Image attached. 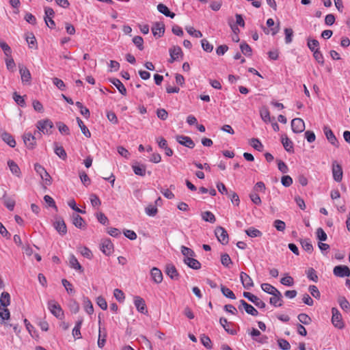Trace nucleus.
<instances>
[{"label":"nucleus","instance_id":"obj_1","mask_svg":"<svg viewBox=\"0 0 350 350\" xmlns=\"http://www.w3.org/2000/svg\"><path fill=\"white\" fill-rule=\"evenodd\" d=\"M36 127L38 131H35V135L41 136L40 132L49 135L51 133L49 130L53 127V124L49 119L42 120L37 122Z\"/></svg>","mask_w":350,"mask_h":350},{"label":"nucleus","instance_id":"obj_2","mask_svg":"<svg viewBox=\"0 0 350 350\" xmlns=\"http://www.w3.org/2000/svg\"><path fill=\"white\" fill-rule=\"evenodd\" d=\"M34 170L40 175L46 185L49 186L52 184V178L41 165L36 163L34 165Z\"/></svg>","mask_w":350,"mask_h":350},{"label":"nucleus","instance_id":"obj_3","mask_svg":"<svg viewBox=\"0 0 350 350\" xmlns=\"http://www.w3.org/2000/svg\"><path fill=\"white\" fill-rule=\"evenodd\" d=\"M133 171L134 172L135 174L142 177H144L146 174H148L149 176H150L152 174L151 171L146 170V164L138 161L135 162V163L133 165Z\"/></svg>","mask_w":350,"mask_h":350},{"label":"nucleus","instance_id":"obj_4","mask_svg":"<svg viewBox=\"0 0 350 350\" xmlns=\"http://www.w3.org/2000/svg\"><path fill=\"white\" fill-rule=\"evenodd\" d=\"M48 305L49 309L55 317L59 319L63 318L64 312L59 304L53 300H51L48 302Z\"/></svg>","mask_w":350,"mask_h":350},{"label":"nucleus","instance_id":"obj_5","mask_svg":"<svg viewBox=\"0 0 350 350\" xmlns=\"http://www.w3.org/2000/svg\"><path fill=\"white\" fill-rule=\"evenodd\" d=\"M332 171L334 180L340 183L342 179V169L341 165L338 163L336 161H334L332 164Z\"/></svg>","mask_w":350,"mask_h":350},{"label":"nucleus","instance_id":"obj_6","mask_svg":"<svg viewBox=\"0 0 350 350\" xmlns=\"http://www.w3.org/2000/svg\"><path fill=\"white\" fill-rule=\"evenodd\" d=\"M215 234L217 240L222 244L226 245L229 241L227 231L221 226H218L215 230Z\"/></svg>","mask_w":350,"mask_h":350},{"label":"nucleus","instance_id":"obj_7","mask_svg":"<svg viewBox=\"0 0 350 350\" xmlns=\"http://www.w3.org/2000/svg\"><path fill=\"white\" fill-rule=\"evenodd\" d=\"M134 305L137 309V310L143 314H148V308L146 304L145 300L139 296H135L133 297Z\"/></svg>","mask_w":350,"mask_h":350},{"label":"nucleus","instance_id":"obj_8","mask_svg":"<svg viewBox=\"0 0 350 350\" xmlns=\"http://www.w3.org/2000/svg\"><path fill=\"white\" fill-rule=\"evenodd\" d=\"M24 144L28 149L32 150L36 146V135H32L31 133H25L23 135Z\"/></svg>","mask_w":350,"mask_h":350},{"label":"nucleus","instance_id":"obj_9","mask_svg":"<svg viewBox=\"0 0 350 350\" xmlns=\"http://www.w3.org/2000/svg\"><path fill=\"white\" fill-rule=\"evenodd\" d=\"M243 295L245 298L252 302L256 306L259 308H265L266 306L265 303L262 301L259 297L253 295L250 292H243Z\"/></svg>","mask_w":350,"mask_h":350},{"label":"nucleus","instance_id":"obj_10","mask_svg":"<svg viewBox=\"0 0 350 350\" xmlns=\"http://www.w3.org/2000/svg\"><path fill=\"white\" fill-rule=\"evenodd\" d=\"M332 322L333 325L339 329H342L344 327V324L342 321V316L338 311V310L336 308H332Z\"/></svg>","mask_w":350,"mask_h":350},{"label":"nucleus","instance_id":"obj_11","mask_svg":"<svg viewBox=\"0 0 350 350\" xmlns=\"http://www.w3.org/2000/svg\"><path fill=\"white\" fill-rule=\"evenodd\" d=\"M291 128L294 133H302L305 130V124L301 118H294L291 121Z\"/></svg>","mask_w":350,"mask_h":350},{"label":"nucleus","instance_id":"obj_12","mask_svg":"<svg viewBox=\"0 0 350 350\" xmlns=\"http://www.w3.org/2000/svg\"><path fill=\"white\" fill-rule=\"evenodd\" d=\"M333 273L338 277H348L350 275V269L347 266L338 265L334 268Z\"/></svg>","mask_w":350,"mask_h":350},{"label":"nucleus","instance_id":"obj_13","mask_svg":"<svg viewBox=\"0 0 350 350\" xmlns=\"http://www.w3.org/2000/svg\"><path fill=\"white\" fill-rule=\"evenodd\" d=\"M176 141L181 145L189 148H193L195 144L191 137L185 135H177L176 137Z\"/></svg>","mask_w":350,"mask_h":350},{"label":"nucleus","instance_id":"obj_14","mask_svg":"<svg viewBox=\"0 0 350 350\" xmlns=\"http://www.w3.org/2000/svg\"><path fill=\"white\" fill-rule=\"evenodd\" d=\"M170 59V63H173L175 60L178 59L179 57H183V53L180 46H174L169 50Z\"/></svg>","mask_w":350,"mask_h":350},{"label":"nucleus","instance_id":"obj_15","mask_svg":"<svg viewBox=\"0 0 350 350\" xmlns=\"http://www.w3.org/2000/svg\"><path fill=\"white\" fill-rule=\"evenodd\" d=\"M152 32L154 36L161 38L165 32V25L163 23H155L152 27Z\"/></svg>","mask_w":350,"mask_h":350},{"label":"nucleus","instance_id":"obj_16","mask_svg":"<svg viewBox=\"0 0 350 350\" xmlns=\"http://www.w3.org/2000/svg\"><path fill=\"white\" fill-rule=\"evenodd\" d=\"M240 279L243 287L246 289H250L254 286L252 279L249 275L245 272H241L240 274Z\"/></svg>","mask_w":350,"mask_h":350},{"label":"nucleus","instance_id":"obj_17","mask_svg":"<svg viewBox=\"0 0 350 350\" xmlns=\"http://www.w3.org/2000/svg\"><path fill=\"white\" fill-rule=\"evenodd\" d=\"M269 303L275 307H281L283 305L282 295L280 291L272 295Z\"/></svg>","mask_w":350,"mask_h":350},{"label":"nucleus","instance_id":"obj_18","mask_svg":"<svg viewBox=\"0 0 350 350\" xmlns=\"http://www.w3.org/2000/svg\"><path fill=\"white\" fill-rule=\"evenodd\" d=\"M165 273L172 280H178L179 278V274L176 268L172 264L166 265Z\"/></svg>","mask_w":350,"mask_h":350},{"label":"nucleus","instance_id":"obj_19","mask_svg":"<svg viewBox=\"0 0 350 350\" xmlns=\"http://www.w3.org/2000/svg\"><path fill=\"white\" fill-rule=\"evenodd\" d=\"M323 132L327 140L334 146L338 147V142L332 131L328 126H324Z\"/></svg>","mask_w":350,"mask_h":350},{"label":"nucleus","instance_id":"obj_20","mask_svg":"<svg viewBox=\"0 0 350 350\" xmlns=\"http://www.w3.org/2000/svg\"><path fill=\"white\" fill-rule=\"evenodd\" d=\"M19 72L23 83H30L31 76L29 70L25 66H20Z\"/></svg>","mask_w":350,"mask_h":350},{"label":"nucleus","instance_id":"obj_21","mask_svg":"<svg viewBox=\"0 0 350 350\" xmlns=\"http://www.w3.org/2000/svg\"><path fill=\"white\" fill-rule=\"evenodd\" d=\"M281 142H282L284 149L288 152H290V153L294 152L293 142L286 135L282 136Z\"/></svg>","mask_w":350,"mask_h":350},{"label":"nucleus","instance_id":"obj_22","mask_svg":"<svg viewBox=\"0 0 350 350\" xmlns=\"http://www.w3.org/2000/svg\"><path fill=\"white\" fill-rule=\"evenodd\" d=\"M101 250L105 254L109 255L113 250V245L111 241L109 239L103 241Z\"/></svg>","mask_w":350,"mask_h":350},{"label":"nucleus","instance_id":"obj_23","mask_svg":"<svg viewBox=\"0 0 350 350\" xmlns=\"http://www.w3.org/2000/svg\"><path fill=\"white\" fill-rule=\"evenodd\" d=\"M150 273L152 279L155 283L159 284L162 282L163 274L160 269L157 267H153L151 269Z\"/></svg>","mask_w":350,"mask_h":350},{"label":"nucleus","instance_id":"obj_24","mask_svg":"<svg viewBox=\"0 0 350 350\" xmlns=\"http://www.w3.org/2000/svg\"><path fill=\"white\" fill-rule=\"evenodd\" d=\"M240 304H241V306H242L245 312L249 314H251L252 316H257L258 314V310L254 308L252 305L247 304L245 300L243 299H241L240 300Z\"/></svg>","mask_w":350,"mask_h":350},{"label":"nucleus","instance_id":"obj_25","mask_svg":"<svg viewBox=\"0 0 350 350\" xmlns=\"http://www.w3.org/2000/svg\"><path fill=\"white\" fill-rule=\"evenodd\" d=\"M2 200H3L4 205L9 209L10 211H13L15 206V200L8 197L7 193L5 190H3V196Z\"/></svg>","mask_w":350,"mask_h":350},{"label":"nucleus","instance_id":"obj_26","mask_svg":"<svg viewBox=\"0 0 350 350\" xmlns=\"http://www.w3.org/2000/svg\"><path fill=\"white\" fill-rule=\"evenodd\" d=\"M53 226L60 234L64 235L67 232L66 225L62 219L57 220Z\"/></svg>","mask_w":350,"mask_h":350},{"label":"nucleus","instance_id":"obj_27","mask_svg":"<svg viewBox=\"0 0 350 350\" xmlns=\"http://www.w3.org/2000/svg\"><path fill=\"white\" fill-rule=\"evenodd\" d=\"M184 262L190 268L198 270L201 268V264L200 262L193 258H187L186 259L183 260Z\"/></svg>","mask_w":350,"mask_h":350},{"label":"nucleus","instance_id":"obj_28","mask_svg":"<svg viewBox=\"0 0 350 350\" xmlns=\"http://www.w3.org/2000/svg\"><path fill=\"white\" fill-rule=\"evenodd\" d=\"M8 165L11 171V172L15 175L16 176L20 178L21 176V171L18 167V165L16 164V162H14L12 160H9L8 161Z\"/></svg>","mask_w":350,"mask_h":350},{"label":"nucleus","instance_id":"obj_29","mask_svg":"<svg viewBox=\"0 0 350 350\" xmlns=\"http://www.w3.org/2000/svg\"><path fill=\"white\" fill-rule=\"evenodd\" d=\"M1 139L10 147L14 148L16 146V141L14 137L8 133L3 132L1 135Z\"/></svg>","mask_w":350,"mask_h":350},{"label":"nucleus","instance_id":"obj_30","mask_svg":"<svg viewBox=\"0 0 350 350\" xmlns=\"http://www.w3.org/2000/svg\"><path fill=\"white\" fill-rule=\"evenodd\" d=\"M157 10L164 14L165 16L173 18L175 16V14L170 11L169 8L163 3H159L157 5Z\"/></svg>","mask_w":350,"mask_h":350},{"label":"nucleus","instance_id":"obj_31","mask_svg":"<svg viewBox=\"0 0 350 350\" xmlns=\"http://www.w3.org/2000/svg\"><path fill=\"white\" fill-rule=\"evenodd\" d=\"M109 81L113 85H114L117 88L120 94H122V95H126V89L123 85V83L119 79L113 78L110 79Z\"/></svg>","mask_w":350,"mask_h":350},{"label":"nucleus","instance_id":"obj_32","mask_svg":"<svg viewBox=\"0 0 350 350\" xmlns=\"http://www.w3.org/2000/svg\"><path fill=\"white\" fill-rule=\"evenodd\" d=\"M72 224L78 228H82L85 226V221L83 219L77 214H73Z\"/></svg>","mask_w":350,"mask_h":350},{"label":"nucleus","instance_id":"obj_33","mask_svg":"<svg viewBox=\"0 0 350 350\" xmlns=\"http://www.w3.org/2000/svg\"><path fill=\"white\" fill-rule=\"evenodd\" d=\"M69 264H70V267H72L75 269L79 270L81 272L83 271V269L81 267V265L79 264V262H78V260L72 254L70 256Z\"/></svg>","mask_w":350,"mask_h":350},{"label":"nucleus","instance_id":"obj_34","mask_svg":"<svg viewBox=\"0 0 350 350\" xmlns=\"http://www.w3.org/2000/svg\"><path fill=\"white\" fill-rule=\"evenodd\" d=\"M219 323L224 327L225 331L227 333H228L229 334H231V335H236L237 334V331L235 329H230V328L228 327V325L229 324V323L228 322V321H227V319L226 318L221 317L219 319Z\"/></svg>","mask_w":350,"mask_h":350},{"label":"nucleus","instance_id":"obj_35","mask_svg":"<svg viewBox=\"0 0 350 350\" xmlns=\"http://www.w3.org/2000/svg\"><path fill=\"white\" fill-rule=\"evenodd\" d=\"M261 288L264 292L271 295L279 291V290H278L275 287L268 283L262 284Z\"/></svg>","mask_w":350,"mask_h":350},{"label":"nucleus","instance_id":"obj_36","mask_svg":"<svg viewBox=\"0 0 350 350\" xmlns=\"http://www.w3.org/2000/svg\"><path fill=\"white\" fill-rule=\"evenodd\" d=\"M307 46L313 53L314 51H319V42L316 39L308 38Z\"/></svg>","mask_w":350,"mask_h":350},{"label":"nucleus","instance_id":"obj_37","mask_svg":"<svg viewBox=\"0 0 350 350\" xmlns=\"http://www.w3.org/2000/svg\"><path fill=\"white\" fill-rule=\"evenodd\" d=\"M77 122L79 125V126L81 129V131L82 133L87 137H91V133L89 131V129L87 128V126L83 124V121L79 118H77Z\"/></svg>","mask_w":350,"mask_h":350},{"label":"nucleus","instance_id":"obj_38","mask_svg":"<svg viewBox=\"0 0 350 350\" xmlns=\"http://www.w3.org/2000/svg\"><path fill=\"white\" fill-rule=\"evenodd\" d=\"M1 305L3 307H7L10 303V296L8 292H3L0 297Z\"/></svg>","mask_w":350,"mask_h":350},{"label":"nucleus","instance_id":"obj_39","mask_svg":"<svg viewBox=\"0 0 350 350\" xmlns=\"http://www.w3.org/2000/svg\"><path fill=\"white\" fill-rule=\"evenodd\" d=\"M202 219L205 221L213 224L215 222L216 219L215 215L210 211H204L202 213Z\"/></svg>","mask_w":350,"mask_h":350},{"label":"nucleus","instance_id":"obj_40","mask_svg":"<svg viewBox=\"0 0 350 350\" xmlns=\"http://www.w3.org/2000/svg\"><path fill=\"white\" fill-rule=\"evenodd\" d=\"M181 253L184 256V259H186L187 258H193L196 256L195 252L190 248L186 247V246H182L181 248Z\"/></svg>","mask_w":350,"mask_h":350},{"label":"nucleus","instance_id":"obj_41","mask_svg":"<svg viewBox=\"0 0 350 350\" xmlns=\"http://www.w3.org/2000/svg\"><path fill=\"white\" fill-rule=\"evenodd\" d=\"M221 291L224 296L231 299H235L236 297L234 293L228 288L225 286H221Z\"/></svg>","mask_w":350,"mask_h":350},{"label":"nucleus","instance_id":"obj_42","mask_svg":"<svg viewBox=\"0 0 350 350\" xmlns=\"http://www.w3.org/2000/svg\"><path fill=\"white\" fill-rule=\"evenodd\" d=\"M83 304L86 312L89 314H92L94 312V308L91 301L88 297H84Z\"/></svg>","mask_w":350,"mask_h":350},{"label":"nucleus","instance_id":"obj_43","mask_svg":"<svg viewBox=\"0 0 350 350\" xmlns=\"http://www.w3.org/2000/svg\"><path fill=\"white\" fill-rule=\"evenodd\" d=\"M250 144L256 150L262 151L263 149V145L257 138H252L250 142Z\"/></svg>","mask_w":350,"mask_h":350},{"label":"nucleus","instance_id":"obj_44","mask_svg":"<svg viewBox=\"0 0 350 350\" xmlns=\"http://www.w3.org/2000/svg\"><path fill=\"white\" fill-rule=\"evenodd\" d=\"M245 233L247 234V236L252 238L260 237L262 235V232L259 230L254 228L253 227L247 229L245 230Z\"/></svg>","mask_w":350,"mask_h":350},{"label":"nucleus","instance_id":"obj_45","mask_svg":"<svg viewBox=\"0 0 350 350\" xmlns=\"http://www.w3.org/2000/svg\"><path fill=\"white\" fill-rule=\"evenodd\" d=\"M26 41L27 42L30 48H33L36 45V39L33 33H28L25 37Z\"/></svg>","mask_w":350,"mask_h":350},{"label":"nucleus","instance_id":"obj_46","mask_svg":"<svg viewBox=\"0 0 350 350\" xmlns=\"http://www.w3.org/2000/svg\"><path fill=\"white\" fill-rule=\"evenodd\" d=\"M298 320L300 323L304 325H309L312 322L311 318L305 313H301L297 317Z\"/></svg>","mask_w":350,"mask_h":350},{"label":"nucleus","instance_id":"obj_47","mask_svg":"<svg viewBox=\"0 0 350 350\" xmlns=\"http://www.w3.org/2000/svg\"><path fill=\"white\" fill-rule=\"evenodd\" d=\"M301 245L302 248L309 252L311 253L313 250V246L309 239H304L301 241Z\"/></svg>","mask_w":350,"mask_h":350},{"label":"nucleus","instance_id":"obj_48","mask_svg":"<svg viewBox=\"0 0 350 350\" xmlns=\"http://www.w3.org/2000/svg\"><path fill=\"white\" fill-rule=\"evenodd\" d=\"M185 29L187 31V33L192 36H194L196 38H201L202 36V33H201L200 31L195 29L191 26H187L185 27Z\"/></svg>","mask_w":350,"mask_h":350},{"label":"nucleus","instance_id":"obj_49","mask_svg":"<svg viewBox=\"0 0 350 350\" xmlns=\"http://www.w3.org/2000/svg\"><path fill=\"white\" fill-rule=\"evenodd\" d=\"M240 49L241 52L246 56H251L252 55V48L245 42H242L240 44Z\"/></svg>","mask_w":350,"mask_h":350},{"label":"nucleus","instance_id":"obj_50","mask_svg":"<svg viewBox=\"0 0 350 350\" xmlns=\"http://www.w3.org/2000/svg\"><path fill=\"white\" fill-rule=\"evenodd\" d=\"M309 280L317 282L318 281V275L316 271L313 268H309L306 272Z\"/></svg>","mask_w":350,"mask_h":350},{"label":"nucleus","instance_id":"obj_51","mask_svg":"<svg viewBox=\"0 0 350 350\" xmlns=\"http://www.w3.org/2000/svg\"><path fill=\"white\" fill-rule=\"evenodd\" d=\"M338 301L342 310H348L350 309V304L345 297H340Z\"/></svg>","mask_w":350,"mask_h":350},{"label":"nucleus","instance_id":"obj_52","mask_svg":"<svg viewBox=\"0 0 350 350\" xmlns=\"http://www.w3.org/2000/svg\"><path fill=\"white\" fill-rule=\"evenodd\" d=\"M57 126L58 128L59 131L62 134L64 135H69L70 134V130L67 125H66L64 123L62 122H58L56 123Z\"/></svg>","mask_w":350,"mask_h":350},{"label":"nucleus","instance_id":"obj_53","mask_svg":"<svg viewBox=\"0 0 350 350\" xmlns=\"http://www.w3.org/2000/svg\"><path fill=\"white\" fill-rule=\"evenodd\" d=\"M285 33V43L290 44L293 41V31L291 28H285L284 29Z\"/></svg>","mask_w":350,"mask_h":350},{"label":"nucleus","instance_id":"obj_54","mask_svg":"<svg viewBox=\"0 0 350 350\" xmlns=\"http://www.w3.org/2000/svg\"><path fill=\"white\" fill-rule=\"evenodd\" d=\"M145 212L148 216L154 217L157 215L158 209L156 206L150 204L146 207Z\"/></svg>","mask_w":350,"mask_h":350},{"label":"nucleus","instance_id":"obj_55","mask_svg":"<svg viewBox=\"0 0 350 350\" xmlns=\"http://www.w3.org/2000/svg\"><path fill=\"white\" fill-rule=\"evenodd\" d=\"M55 153L63 160H65L67 157L66 152L64 148L62 146H55Z\"/></svg>","mask_w":350,"mask_h":350},{"label":"nucleus","instance_id":"obj_56","mask_svg":"<svg viewBox=\"0 0 350 350\" xmlns=\"http://www.w3.org/2000/svg\"><path fill=\"white\" fill-rule=\"evenodd\" d=\"M221 262L226 267H228L230 266V265L232 264L231 258L228 254H221Z\"/></svg>","mask_w":350,"mask_h":350},{"label":"nucleus","instance_id":"obj_57","mask_svg":"<svg viewBox=\"0 0 350 350\" xmlns=\"http://www.w3.org/2000/svg\"><path fill=\"white\" fill-rule=\"evenodd\" d=\"M133 43L140 50L144 49V40L141 36H137L133 38Z\"/></svg>","mask_w":350,"mask_h":350},{"label":"nucleus","instance_id":"obj_58","mask_svg":"<svg viewBox=\"0 0 350 350\" xmlns=\"http://www.w3.org/2000/svg\"><path fill=\"white\" fill-rule=\"evenodd\" d=\"M260 113V116L264 122H270V120H271L270 113H269L268 109H267L265 107L261 109Z\"/></svg>","mask_w":350,"mask_h":350},{"label":"nucleus","instance_id":"obj_59","mask_svg":"<svg viewBox=\"0 0 350 350\" xmlns=\"http://www.w3.org/2000/svg\"><path fill=\"white\" fill-rule=\"evenodd\" d=\"M0 47L2 49V50L4 52V54L7 57H9L11 55V53H12L11 48L6 42H5L4 41L1 40H0Z\"/></svg>","mask_w":350,"mask_h":350},{"label":"nucleus","instance_id":"obj_60","mask_svg":"<svg viewBox=\"0 0 350 350\" xmlns=\"http://www.w3.org/2000/svg\"><path fill=\"white\" fill-rule=\"evenodd\" d=\"M62 285L65 287L66 291L69 294H74L75 293V289L72 288V284L68 282L66 279L62 280Z\"/></svg>","mask_w":350,"mask_h":350},{"label":"nucleus","instance_id":"obj_61","mask_svg":"<svg viewBox=\"0 0 350 350\" xmlns=\"http://www.w3.org/2000/svg\"><path fill=\"white\" fill-rule=\"evenodd\" d=\"M201 45L203 50L206 52L211 53L213 50V46L210 44L206 39H202L201 40Z\"/></svg>","mask_w":350,"mask_h":350},{"label":"nucleus","instance_id":"obj_62","mask_svg":"<svg viewBox=\"0 0 350 350\" xmlns=\"http://www.w3.org/2000/svg\"><path fill=\"white\" fill-rule=\"evenodd\" d=\"M69 308L72 313L76 314L79 311V304L77 303V301L72 299L70 301L69 303Z\"/></svg>","mask_w":350,"mask_h":350},{"label":"nucleus","instance_id":"obj_63","mask_svg":"<svg viewBox=\"0 0 350 350\" xmlns=\"http://www.w3.org/2000/svg\"><path fill=\"white\" fill-rule=\"evenodd\" d=\"M79 177H80V179H81L82 183L85 186L88 187L90 184V183H91L90 178H89V176L85 172H83V171L80 172Z\"/></svg>","mask_w":350,"mask_h":350},{"label":"nucleus","instance_id":"obj_64","mask_svg":"<svg viewBox=\"0 0 350 350\" xmlns=\"http://www.w3.org/2000/svg\"><path fill=\"white\" fill-rule=\"evenodd\" d=\"M80 253L81 255L88 259H91L93 257V254L91 250L87 247H81L79 248Z\"/></svg>","mask_w":350,"mask_h":350}]
</instances>
